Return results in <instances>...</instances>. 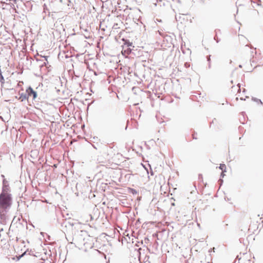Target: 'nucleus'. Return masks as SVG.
I'll return each instance as SVG.
<instances>
[{
    "label": "nucleus",
    "instance_id": "412c9836",
    "mask_svg": "<svg viewBox=\"0 0 263 263\" xmlns=\"http://www.w3.org/2000/svg\"><path fill=\"white\" fill-rule=\"evenodd\" d=\"M239 0H238V1H237V2H236V5H239V6H241V4H239Z\"/></svg>",
    "mask_w": 263,
    "mask_h": 263
},
{
    "label": "nucleus",
    "instance_id": "0eeeda50",
    "mask_svg": "<svg viewBox=\"0 0 263 263\" xmlns=\"http://www.w3.org/2000/svg\"><path fill=\"white\" fill-rule=\"evenodd\" d=\"M252 100L253 101H254V102H256L257 104H261V105H262V104H263V103H262V102L261 101V100H260V99H259L256 98H255V97H252Z\"/></svg>",
    "mask_w": 263,
    "mask_h": 263
},
{
    "label": "nucleus",
    "instance_id": "b1692460",
    "mask_svg": "<svg viewBox=\"0 0 263 263\" xmlns=\"http://www.w3.org/2000/svg\"><path fill=\"white\" fill-rule=\"evenodd\" d=\"M1 176V177H2V178H3V179H5V176H4V175L2 174Z\"/></svg>",
    "mask_w": 263,
    "mask_h": 263
},
{
    "label": "nucleus",
    "instance_id": "ddd939ff",
    "mask_svg": "<svg viewBox=\"0 0 263 263\" xmlns=\"http://www.w3.org/2000/svg\"><path fill=\"white\" fill-rule=\"evenodd\" d=\"M175 18L177 21H181V16L180 15L179 16L176 15Z\"/></svg>",
    "mask_w": 263,
    "mask_h": 263
},
{
    "label": "nucleus",
    "instance_id": "c756f323",
    "mask_svg": "<svg viewBox=\"0 0 263 263\" xmlns=\"http://www.w3.org/2000/svg\"><path fill=\"white\" fill-rule=\"evenodd\" d=\"M92 146H93V147L97 149V148L96 147V146H95L94 145H92Z\"/></svg>",
    "mask_w": 263,
    "mask_h": 263
},
{
    "label": "nucleus",
    "instance_id": "f03ea898",
    "mask_svg": "<svg viewBox=\"0 0 263 263\" xmlns=\"http://www.w3.org/2000/svg\"><path fill=\"white\" fill-rule=\"evenodd\" d=\"M87 235V233L86 231L81 230L78 231L77 233H75L74 238V244L81 245L84 244L85 236Z\"/></svg>",
    "mask_w": 263,
    "mask_h": 263
},
{
    "label": "nucleus",
    "instance_id": "6e6552de",
    "mask_svg": "<svg viewBox=\"0 0 263 263\" xmlns=\"http://www.w3.org/2000/svg\"><path fill=\"white\" fill-rule=\"evenodd\" d=\"M219 168L222 171V172H226V165L224 164H220Z\"/></svg>",
    "mask_w": 263,
    "mask_h": 263
},
{
    "label": "nucleus",
    "instance_id": "bb28decb",
    "mask_svg": "<svg viewBox=\"0 0 263 263\" xmlns=\"http://www.w3.org/2000/svg\"><path fill=\"white\" fill-rule=\"evenodd\" d=\"M89 216H90V217H91V220H92V219H93V218H92V216H91V215H89Z\"/></svg>",
    "mask_w": 263,
    "mask_h": 263
},
{
    "label": "nucleus",
    "instance_id": "7c9ffc66",
    "mask_svg": "<svg viewBox=\"0 0 263 263\" xmlns=\"http://www.w3.org/2000/svg\"><path fill=\"white\" fill-rule=\"evenodd\" d=\"M240 99L242 100H244L243 98H241Z\"/></svg>",
    "mask_w": 263,
    "mask_h": 263
},
{
    "label": "nucleus",
    "instance_id": "5701e85b",
    "mask_svg": "<svg viewBox=\"0 0 263 263\" xmlns=\"http://www.w3.org/2000/svg\"><path fill=\"white\" fill-rule=\"evenodd\" d=\"M211 67V63H209L208 68L210 69Z\"/></svg>",
    "mask_w": 263,
    "mask_h": 263
},
{
    "label": "nucleus",
    "instance_id": "cd10ccee",
    "mask_svg": "<svg viewBox=\"0 0 263 263\" xmlns=\"http://www.w3.org/2000/svg\"><path fill=\"white\" fill-rule=\"evenodd\" d=\"M239 68H241V67H242V65H239Z\"/></svg>",
    "mask_w": 263,
    "mask_h": 263
},
{
    "label": "nucleus",
    "instance_id": "f3484780",
    "mask_svg": "<svg viewBox=\"0 0 263 263\" xmlns=\"http://www.w3.org/2000/svg\"><path fill=\"white\" fill-rule=\"evenodd\" d=\"M223 179H222L220 178V179H219V180H218V182H219V184H220V186L222 185V183H223Z\"/></svg>",
    "mask_w": 263,
    "mask_h": 263
},
{
    "label": "nucleus",
    "instance_id": "6ab92c4d",
    "mask_svg": "<svg viewBox=\"0 0 263 263\" xmlns=\"http://www.w3.org/2000/svg\"><path fill=\"white\" fill-rule=\"evenodd\" d=\"M225 172H222L220 174V177L223 178L225 176L224 173Z\"/></svg>",
    "mask_w": 263,
    "mask_h": 263
},
{
    "label": "nucleus",
    "instance_id": "4468645a",
    "mask_svg": "<svg viewBox=\"0 0 263 263\" xmlns=\"http://www.w3.org/2000/svg\"><path fill=\"white\" fill-rule=\"evenodd\" d=\"M214 40L216 41L217 43H219L220 41V39L218 38L217 34L214 36Z\"/></svg>",
    "mask_w": 263,
    "mask_h": 263
},
{
    "label": "nucleus",
    "instance_id": "9d476101",
    "mask_svg": "<svg viewBox=\"0 0 263 263\" xmlns=\"http://www.w3.org/2000/svg\"><path fill=\"white\" fill-rule=\"evenodd\" d=\"M130 193L133 195H136L138 193V192L134 189H130Z\"/></svg>",
    "mask_w": 263,
    "mask_h": 263
},
{
    "label": "nucleus",
    "instance_id": "a211bd4d",
    "mask_svg": "<svg viewBox=\"0 0 263 263\" xmlns=\"http://www.w3.org/2000/svg\"><path fill=\"white\" fill-rule=\"evenodd\" d=\"M211 55H209L207 57V61L209 62V63H211Z\"/></svg>",
    "mask_w": 263,
    "mask_h": 263
},
{
    "label": "nucleus",
    "instance_id": "39448f33",
    "mask_svg": "<svg viewBox=\"0 0 263 263\" xmlns=\"http://www.w3.org/2000/svg\"><path fill=\"white\" fill-rule=\"evenodd\" d=\"M124 44L123 46V48H124L125 47H130L134 46H133V43L130 42L128 40H125L123 39Z\"/></svg>",
    "mask_w": 263,
    "mask_h": 263
},
{
    "label": "nucleus",
    "instance_id": "a878e982",
    "mask_svg": "<svg viewBox=\"0 0 263 263\" xmlns=\"http://www.w3.org/2000/svg\"><path fill=\"white\" fill-rule=\"evenodd\" d=\"M46 65V62H44V64H43V66Z\"/></svg>",
    "mask_w": 263,
    "mask_h": 263
},
{
    "label": "nucleus",
    "instance_id": "1a4fd4ad",
    "mask_svg": "<svg viewBox=\"0 0 263 263\" xmlns=\"http://www.w3.org/2000/svg\"><path fill=\"white\" fill-rule=\"evenodd\" d=\"M27 252H28V250H27L25 252H24L22 255L19 256H16L17 260H20L23 256H24L25 255L27 254Z\"/></svg>",
    "mask_w": 263,
    "mask_h": 263
},
{
    "label": "nucleus",
    "instance_id": "393cba45",
    "mask_svg": "<svg viewBox=\"0 0 263 263\" xmlns=\"http://www.w3.org/2000/svg\"><path fill=\"white\" fill-rule=\"evenodd\" d=\"M148 240H149V239H148L147 238H145L144 239V241H145V242H146V241H148Z\"/></svg>",
    "mask_w": 263,
    "mask_h": 263
},
{
    "label": "nucleus",
    "instance_id": "2eb2a0df",
    "mask_svg": "<svg viewBox=\"0 0 263 263\" xmlns=\"http://www.w3.org/2000/svg\"><path fill=\"white\" fill-rule=\"evenodd\" d=\"M27 254H28L30 255L34 256L33 251H32L31 250H30V251L28 250V252H27Z\"/></svg>",
    "mask_w": 263,
    "mask_h": 263
},
{
    "label": "nucleus",
    "instance_id": "2f4dec72",
    "mask_svg": "<svg viewBox=\"0 0 263 263\" xmlns=\"http://www.w3.org/2000/svg\"><path fill=\"white\" fill-rule=\"evenodd\" d=\"M200 176L202 177V175H201V174H200V175H199V177H200Z\"/></svg>",
    "mask_w": 263,
    "mask_h": 263
},
{
    "label": "nucleus",
    "instance_id": "20e7f679",
    "mask_svg": "<svg viewBox=\"0 0 263 263\" xmlns=\"http://www.w3.org/2000/svg\"><path fill=\"white\" fill-rule=\"evenodd\" d=\"M11 190L9 184H7L6 185H3L2 192L0 194L3 195H11L10 194Z\"/></svg>",
    "mask_w": 263,
    "mask_h": 263
},
{
    "label": "nucleus",
    "instance_id": "423d86ee",
    "mask_svg": "<svg viewBox=\"0 0 263 263\" xmlns=\"http://www.w3.org/2000/svg\"><path fill=\"white\" fill-rule=\"evenodd\" d=\"M20 99L21 100V101L22 102H23V101H25V100L28 99V95H27V92H26L25 93H20Z\"/></svg>",
    "mask_w": 263,
    "mask_h": 263
},
{
    "label": "nucleus",
    "instance_id": "f257e3e1",
    "mask_svg": "<svg viewBox=\"0 0 263 263\" xmlns=\"http://www.w3.org/2000/svg\"><path fill=\"white\" fill-rule=\"evenodd\" d=\"M12 204V195L0 194V209L2 212L5 210H9Z\"/></svg>",
    "mask_w": 263,
    "mask_h": 263
},
{
    "label": "nucleus",
    "instance_id": "f8f14e48",
    "mask_svg": "<svg viewBox=\"0 0 263 263\" xmlns=\"http://www.w3.org/2000/svg\"><path fill=\"white\" fill-rule=\"evenodd\" d=\"M9 184L8 181L6 179L3 180V185H6Z\"/></svg>",
    "mask_w": 263,
    "mask_h": 263
},
{
    "label": "nucleus",
    "instance_id": "7ed1b4c3",
    "mask_svg": "<svg viewBox=\"0 0 263 263\" xmlns=\"http://www.w3.org/2000/svg\"><path fill=\"white\" fill-rule=\"evenodd\" d=\"M26 92H27V95H28V98L29 97H31L32 96V99L34 100L37 97V92L34 91L31 86H29L26 89Z\"/></svg>",
    "mask_w": 263,
    "mask_h": 263
},
{
    "label": "nucleus",
    "instance_id": "c85d7f7f",
    "mask_svg": "<svg viewBox=\"0 0 263 263\" xmlns=\"http://www.w3.org/2000/svg\"><path fill=\"white\" fill-rule=\"evenodd\" d=\"M3 231V228L0 229V232Z\"/></svg>",
    "mask_w": 263,
    "mask_h": 263
},
{
    "label": "nucleus",
    "instance_id": "aec40b11",
    "mask_svg": "<svg viewBox=\"0 0 263 263\" xmlns=\"http://www.w3.org/2000/svg\"><path fill=\"white\" fill-rule=\"evenodd\" d=\"M43 57V58H44V59L46 61L47 63H48V62H47V59H48V57H47V56H44V57Z\"/></svg>",
    "mask_w": 263,
    "mask_h": 263
},
{
    "label": "nucleus",
    "instance_id": "9b49d317",
    "mask_svg": "<svg viewBox=\"0 0 263 263\" xmlns=\"http://www.w3.org/2000/svg\"><path fill=\"white\" fill-rule=\"evenodd\" d=\"M124 52H126L127 54H129L132 52V49L130 47H127V49L124 50Z\"/></svg>",
    "mask_w": 263,
    "mask_h": 263
},
{
    "label": "nucleus",
    "instance_id": "dca6fc26",
    "mask_svg": "<svg viewBox=\"0 0 263 263\" xmlns=\"http://www.w3.org/2000/svg\"><path fill=\"white\" fill-rule=\"evenodd\" d=\"M196 135H197V133L195 132H194L193 134H192V137L194 139H197V138L195 136Z\"/></svg>",
    "mask_w": 263,
    "mask_h": 263
},
{
    "label": "nucleus",
    "instance_id": "4be33fe9",
    "mask_svg": "<svg viewBox=\"0 0 263 263\" xmlns=\"http://www.w3.org/2000/svg\"><path fill=\"white\" fill-rule=\"evenodd\" d=\"M172 1H174V2H177L178 3H180V0H172Z\"/></svg>",
    "mask_w": 263,
    "mask_h": 263
}]
</instances>
